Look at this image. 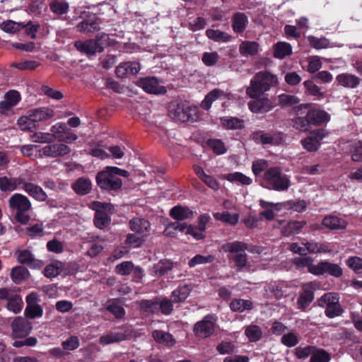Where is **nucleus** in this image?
<instances>
[{"mask_svg":"<svg viewBox=\"0 0 362 362\" xmlns=\"http://www.w3.org/2000/svg\"><path fill=\"white\" fill-rule=\"evenodd\" d=\"M278 78L268 71H260L250 81V86L247 88V94L252 98L260 97L271 87L278 84Z\"/></svg>","mask_w":362,"mask_h":362,"instance_id":"obj_1","label":"nucleus"},{"mask_svg":"<svg viewBox=\"0 0 362 362\" xmlns=\"http://www.w3.org/2000/svg\"><path fill=\"white\" fill-rule=\"evenodd\" d=\"M263 187L279 192L287 190L291 181L289 177L284 174L279 167H272L267 169L261 180Z\"/></svg>","mask_w":362,"mask_h":362,"instance_id":"obj_2","label":"nucleus"},{"mask_svg":"<svg viewBox=\"0 0 362 362\" xmlns=\"http://www.w3.org/2000/svg\"><path fill=\"white\" fill-rule=\"evenodd\" d=\"M8 206L14 214L16 221L21 224L27 223L30 220L28 211L32 205L30 199L20 193L13 194L8 199Z\"/></svg>","mask_w":362,"mask_h":362,"instance_id":"obj_3","label":"nucleus"},{"mask_svg":"<svg viewBox=\"0 0 362 362\" xmlns=\"http://www.w3.org/2000/svg\"><path fill=\"white\" fill-rule=\"evenodd\" d=\"M170 117L175 121L195 122L199 115L198 108L185 103L172 104L169 110Z\"/></svg>","mask_w":362,"mask_h":362,"instance_id":"obj_4","label":"nucleus"},{"mask_svg":"<svg viewBox=\"0 0 362 362\" xmlns=\"http://www.w3.org/2000/svg\"><path fill=\"white\" fill-rule=\"evenodd\" d=\"M113 167L107 166L96 175V182L99 187L106 190H117L122 187V180L116 177Z\"/></svg>","mask_w":362,"mask_h":362,"instance_id":"obj_5","label":"nucleus"},{"mask_svg":"<svg viewBox=\"0 0 362 362\" xmlns=\"http://www.w3.org/2000/svg\"><path fill=\"white\" fill-rule=\"evenodd\" d=\"M339 297L336 293L324 294L318 301L320 307L325 308V314L329 318H334L341 315L342 309L339 305Z\"/></svg>","mask_w":362,"mask_h":362,"instance_id":"obj_6","label":"nucleus"},{"mask_svg":"<svg viewBox=\"0 0 362 362\" xmlns=\"http://www.w3.org/2000/svg\"><path fill=\"white\" fill-rule=\"evenodd\" d=\"M93 204L95 210L94 218L95 226L98 228L107 226L110 221V218L107 213H112L114 206L111 204L100 202H94Z\"/></svg>","mask_w":362,"mask_h":362,"instance_id":"obj_7","label":"nucleus"},{"mask_svg":"<svg viewBox=\"0 0 362 362\" xmlns=\"http://www.w3.org/2000/svg\"><path fill=\"white\" fill-rule=\"evenodd\" d=\"M120 331L107 332L99 338V343L108 345L127 340L132 337V330L129 327H119Z\"/></svg>","mask_w":362,"mask_h":362,"instance_id":"obj_8","label":"nucleus"},{"mask_svg":"<svg viewBox=\"0 0 362 362\" xmlns=\"http://www.w3.org/2000/svg\"><path fill=\"white\" fill-rule=\"evenodd\" d=\"M71 152V148L63 143H50L43 146L40 150V156L49 158H59L65 156Z\"/></svg>","mask_w":362,"mask_h":362,"instance_id":"obj_9","label":"nucleus"},{"mask_svg":"<svg viewBox=\"0 0 362 362\" xmlns=\"http://www.w3.org/2000/svg\"><path fill=\"white\" fill-rule=\"evenodd\" d=\"M215 319L213 315H206L197 322L194 327V333L198 338H206L214 331Z\"/></svg>","mask_w":362,"mask_h":362,"instance_id":"obj_10","label":"nucleus"},{"mask_svg":"<svg viewBox=\"0 0 362 362\" xmlns=\"http://www.w3.org/2000/svg\"><path fill=\"white\" fill-rule=\"evenodd\" d=\"M245 249L246 245L240 242L228 243V250L232 254L233 262L240 269L244 267L247 263Z\"/></svg>","mask_w":362,"mask_h":362,"instance_id":"obj_11","label":"nucleus"},{"mask_svg":"<svg viewBox=\"0 0 362 362\" xmlns=\"http://www.w3.org/2000/svg\"><path fill=\"white\" fill-rule=\"evenodd\" d=\"M327 133L324 129H316L310 132L309 135L304 139L301 140V144L308 151H316L320 146V141L326 136Z\"/></svg>","mask_w":362,"mask_h":362,"instance_id":"obj_12","label":"nucleus"},{"mask_svg":"<svg viewBox=\"0 0 362 362\" xmlns=\"http://www.w3.org/2000/svg\"><path fill=\"white\" fill-rule=\"evenodd\" d=\"M312 274L315 275H323L328 274L334 277H339L342 275V269L337 264L329 261H321L316 267H312Z\"/></svg>","mask_w":362,"mask_h":362,"instance_id":"obj_13","label":"nucleus"},{"mask_svg":"<svg viewBox=\"0 0 362 362\" xmlns=\"http://www.w3.org/2000/svg\"><path fill=\"white\" fill-rule=\"evenodd\" d=\"M163 83L161 81L154 76L142 78L139 82L140 87L146 93L151 94L165 93L167 90Z\"/></svg>","mask_w":362,"mask_h":362,"instance_id":"obj_14","label":"nucleus"},{"mask_svg":"<svg viewBox=\"0 0 362 362\" xmlns=\"http://www.w3.org/2000/svg\"><path fill=\"white\" fill-rule=\"evenodd\" d=\"M170 229L177 230L180 232L185 233L186 235H191L196 240H202L204 238V235L202 234V233H197V228L192 225H188L185 223H170L167 228H165L164 233L166 235H174L173 233L168 231Z\"/></svg>","mask_w":362,"mask_h":362,"instance_id":"obj_15","label":"nucleus"},{"mask_svg":"<svg viewBox=\"0 0 362 362\" xmlns=\"http://www.w3.org/2000/svg\"><path fill=\"white\" fill-rule=\"evenodd\" d=\"M11 327L12 335L14 338H23L29 334L32 330L31 323L21 317L15 318Z\"/></svg>","mask_w":362,"mask_h":362,"instance_id":"obj_16","label":"nucleus"},{"mask_svg":"<svg viewBox=\"0 0 362 362\" xmlns=\"http://www.w3.org/2000/svg\"><path fill=\"white\" fill-rule=\"evenodd\" d=\"M319 285L315 281L308 282L303 286V292L298 300V308L305 309L313 300V291L318 288Z\"/></svg>","mask_w":362,"mask_h":362,"instance_id":"obj_17","label":"nucleus"},{"mask_svg":"<svg viewBox=\"0 0 362 362\" xmlns=\"http://www.w3.org/2000/svg\"><path fill=\"white\" fill-rule=\"evenodd\" d=\"M18 261L22 264H26L31 269L41 268L44 263L42 260L37 259L35 256L28 250H19L16 252Z\"/></svg>","mask_w":362,"mask_h":362,"instance_id":"obj_18","label":"nucleus"},{"mask_svg":"<svg viewBox=\"0 0 362 362\" xmlns=\"http://www.w3.org/2000/svg\"><path fill=\"white\" fill-rule=\"evenodd\" d=\"M74 46L77 50L87 55H95L104 49L102 45H98V42L93 40H78L75 42Z\"/></svg>","mask_w":362,"mask_h":362,"instance_id":"obj_19","label":"nucleus"},{"mask_svg":"<svg viewBox=\"0 0 362 362\" xmlns=\"http://www.w3.org/2000/svg\"><path fill=\"white\" fill-rule=\"evenodd\" d=\"M141 69L140 64L136 62L120 63L116 68L115 73L119 78H125L136 74Z\"/></svg>","mask_w":362,"mask_h":362,"instance_id":"obj_20","label":"nucleus"},{"mask_svg":"<svg viewBox=\"0 0 362 362\" xmlns=\"http://www.w3.org/2000/svg\"><path fill=\"white\" fill-rule=\"evenodd\" d=\"M21 188L39 202H44L47 199V194L41 187L32 182H25L24 179Z\"/></svg>","mask_w":362,"mask_h":362,"instance_id":"obj_21","label":"nucleus"},{"mask_svg":"<svg viewBox=\"0 0 362 362\" xmlns=\"http://www.w3.org/2000/svg\"><path fill=\"white\" fill-rule=\"evenodd\" d=\"M129 224L132 231L142 236H147L151 228L150 223L147 220L139 217L132 218Z\"/></svg>","mask_w":362,"mask_h":362,"instance_id":"obj_22","label":"nucleus"},{"mask_svg":"<svg viewBox=\"0 0 362 362\" xmlns=\"http://www.w3.org/2000/svg\"><path fill=\"white\" fill-rule=\"evenodd\" d=\"M248 103L249 109L253 112H268L273 107L272 102L268 98L257 97Z\"/></svg>","mask_w":362,"mask_h":362,"instance_id":"obj_23","label":"nucleus"},{"mask_svg":"<svg viewBox=\"0 0 362 362\" xmlns=\"http://www.w3.org/2000/svg\"><path fill=\"white\" fill-rule=\"evenodd\" d=\"M290 205L288 202H282V203H272L265 202L262 199L260 200V206L264 209V211L260 212V215L265 218L267 220H272L274 216V214L273 212V209H274L276 211H279L281 209L282 206H288Z\"/></svg>","mask_w":362,"mask_h":362,"instance_id":"obj_24","label":"nucleus"},{"mask_svg":"<svg viewBox=\"0 0 362 362\" xmlns=\"http://www.w3.org/2000/svg\"><path fill=\"white\" fill-rule=\"evenodd\" d=\"M307 121L314 125H320L321 124L329 120V115L324 110H310L306 115Z\"/></svg>","mask_w":362,"mask_h":362,"instance_id":"obj_25","label":"nucleus"},{"mask_svg":"<svg viewBox=\"0 0 362 362\" xmlns=\"http://www.w3.org/2000/svg\"><path fill=\"white\" fill-rule=\"evenodd\" d=\"M29 112L34 118V121L38 124L40 122H45L54 117V111L47 107L30 110Z\"/></svg>","mask_w":362,"mask_h":362,"instance_id":"obj_26","label":"nucleus"},{"mask_svg":"<svg viewBox=\"0 0 362 362\" xmlns=\"http://www.w3.org/2000/svg\"><path fill=\"white\" fill-rule=\"evenodd\" d=\"M23 178L0 177V189L2 192H12L16 189L18 186H22Z\"/></svg>","mask_w":362,"mask_h":362,"instance_id":"obj_27","label":"nucleus"},{"mask_svg":"<svg viewBox=\"0 0 362 362\" xmlns=\"http://www.w3.org/2000/svg\"><path fill=\"white\" fill-rule=\"evenodd\" d=\"M151 336L157 343L168 347L173 346L176 344V339L174 337L163 330H154L152 332Z\"/></svg>","mask_w":362,"mask_h":362,"instance_id":"obj_28","label":"nucleus"},{"mask_svg":"<svg viewBox=\"0 0 362 362\" xmlns=\"http://www.w3.org/2000/svg\"><path fill=\"white\" fill-rule=\"evenodd\" d=\"M17 124L20 129L23 132H33L38 128V124L34 121V118L29 111L25 115L18 118Z\"/></svg>","mask_w":362,"mask_h":362,"instance_id":"obj_29","label":"nucleus"},{"mask_svg":"<svg viewBox=\"0 0 362 362\" xmlns=\"http://www.w3.org/2000/svg\"><path fill=\"white\" fill-rule=\"evenodd\" d=\"M71 188L77 194L85 195L90 192L92 183L90 179L82 177L71 185Z\"/></svg>","mask_w":362,"mask_h":362,"instance_id":"obj_30","label":"nucleus"},{"mask_svg":"<svg viewBox=\"0 0 362 362\" xmlns=\"http://www.w3.org/2000/svg\"><path fill=\"white\" fill-rule=\"evenodd\" d=\"M336 80L339 85L348 88H355L360 83L359 78L348 73L338 75Z\"/></svg>","mask_w":362,"mask_h":362,"instance_id":"obj_31","label":"nucleus"},{"mask_svg":"<svg viewBox=\"0 0 362 362\" xmlns=\"http://www.w3.org/2000/svg\"><path fill=\"white\" fill-rule=\"evenodd\" d=\"M170 216L177 221H183L192 218L193 211L187 207L176 206L170 209Z\"/></svg>","mask_w":362,"mask_h":362,"instance_id":"obj_32","label":"nucleus"},{"mask_svg":"<svg viewBox=\"0 0 362 362\" xmlns=\"http://www.w3.org/2000/svg\"><path fill=\"white\" fill-rule=\"evenodd\" d=\"M192 288L189 285L184 284L179 286L175 289L170 296L171 300L173 303H180L184 301L189 296Z\"/></svg>","mask_w":362,"mask_h":362,"instance_id":"obj_33","label":"nucleus"},{"mask_svg":"<svg viewBox=\"0 0 362 362\" xmlns=\"http://www.w3.org/2000/svg\"><path fill=\"white\" fill-rule=\"evenodd\" d=\"M100 29V22L97 18L84 20L77 25V30L81 33H94Z\"/></svg>","mask_w":362,"mask_h":362,"instance_id":"obj_34","label":"nucleus"},{"mask_svg":"<svg viewBox=\"0 0 362 362\" xmlns=\"http://www.w3.org/2000/svg\"><path fill=\"white\" fill-rule=\"evenodd\" d=\"M322 225L331 230H340L346 228V223L336 216H328L323 218Z\"/></svg>","mask_w":362,"mask_h":362,"instance_id":"obj_35","label":"nucleus"},{"mask_svg":"<svg viewBox=\"0 0 362 362\" xmlns=\"http://www.w3.org/2000/svg\"><path fill=\"white\" fill-rule=\"evenodd\" d=\"M292 53L291 45L286 42H278L274 45V57L282 59Z\"/></svg>","mask_w":362,"mask_h":362,"instance_id":"obj_36","label":"nucleus"},{"mask_svg":"<svg viewBox=\"0 0 362 362\" xmlns=\"http://www.w3.org/2000/svg\"><path fill=\"white\" fill-rule=\"evenodd\" d=\"M29 276L30 273L28 270L22 266L13 267L11 272V278L16 284H19L26 280Z\"/></svg>","mask_w":362,"mask_h":362,"instance_id":"obj_37","label":"nucleus"},{"mask_svg":"<svg viewBox=\"0 0 362 362\" xmlns=\"http://www.w3.org/2000/svg\"><path fill=\"white\" fill-rule=\"evenodd\" d=\"M138 304L140 310L147 313L148 315H153L158 311V299L142 300L139 301Z\"/></svg>","mask_w":362,"mask_h":362,"instance_id":"obj_38","label":"nucleus"},{"mask_svg":"<svg viewBox=\"0 0 362 362\" xmlns=\"http://www.w3.org/2000/svg\"><path fill=\"white\" fill-rule=\"evenodd\" d=\"M248 23L247 16L242 13H235L232 18V27L235 33L244 31Z\"/></svg>","mask_w":362,"mask_h":362,"instance_id":"obj_39","label":"nucleus"},{"mask_svg":"<svg viewBox=\"0 0 362 362\" xmlns=\"http://www.w3.org/2000/svg\"><path fill=\"white\" fill-rule=\"evenodd\" d=\"M49 8L52 13L57 15L66 14L69 8V4L62 0H53L49 3Z\"/></svg>","mask_w":362,"mask_h":362,"instance_id":"obj_40","label":"nucleus"},{"mask_svg":"<svg viewBox=\"0 0 362 362\" xmlns=\"http://www.w3.org/2000/svg\"><path fill=\"white\" fill-rule=\"evenodd\" d=\"M173 268V263L168 260H161L155 264L152 269V272L156 276H161L165 274Z\"/></svg>","mask_w":362,"mask_h":362,"instance_id":"obj_41","label":"nucleus"},{"mask_svg":"<svg viewBox=\"0 0 362 362\" xmlns=\"http://www.w3.org/2000/svg\"><path fill=\"white\" fill-rule=\"evenodd\" d=\"M30 139L35 143L50 144L54 141V135L49 132H36L30 135Z\"/></svg>","mask_w":362,"mask_h":362,"instance_id":"obj_42","label":"nucleus"},{"mask_svg":"<svg viewBox=\"0 0 362 362\" xmlns=\"http://www.w3.org/2000/svg\"><path fill=\"white\" fill-rule=\"evenodd\" d=\"M222 96H224V91L218 89L211 90L206 95L204 100L202 102V107L204 110H209L211 107L213 101Z\"/></svg>","mask_w":362,"mask_h":362,"instance_id":"obj_43","label":"nucleus"},{"mask_svg":"<svg viewBox=\"0 0 362 362\" xmlns=\"http://www.w3.org/2000/svg\"><path fill=\"white\" fill-rule=\"evenodd\" d=\"M6 307L8 310L14 313H20L23 308V300L21 296L14 293L12 296L9 297Z\"/></svg>","mask_w":362,"mask_h":362,"instance_id":"obj_44","label":"nucleus"},{"mask_svg":"<svg viewBox=\"0 0 362 362\" xmlns=\"http://www.w3.org/2000/svg\"><path fill=\"white\" fill-rule=\"evenodd\" d=\"M259 45L253 41H244L240 45V52L243 55H254L257 53Z\"/></svg>","mask_w":362,"mask_h":362,"instance_id":"obj_45","label":"nucleus"},{"mask_svg":"<svg viewBox=\"0 0 362 362\" xmlns=\"http://www.w3.org/2000/svg\"><path fill=\"white\" fill-rule=\"evenodd\" d=\"M106 308L117 319L123 318L126 314L124 308L116 300L109 301Z\"/></svg>","mask_w":362,"mask_h":362,"instance_id":"obj_46","label":"nucleus"},{"mask_svg":"<svg viewBox=\"0 0 362 362\" xmlns=\"http://www.w3.org/2000/svg\"><path fill=\"white\" fill-rule=\"evenodd\" d=\"M230 307L232 310L241 313L246 310H250L252 303L248 300L235 299L230 303Z\"/></svg>","mask_w":362,"mask_h":362,"instance_id":"obj_47","label":"nucleus"},{"mask_svg":"<svg viewBox=\"0 0 362 362\" xmlns=\"http://www.w3.org/2000/svg\"><path fill=\"white\" fill-rule=\"evenodd\" d=\"M305 226V223L300 221L288 222L283 230L286 236L298 233Z\"/></svg>","mask_w":362,"mask_h":362,"instance_id":"obj_48","label":"nucleus"},{"mask_svg":"<svg viewBox=\"0 0 362 362\" xmlns=\"http://www.w3.org/2000/svg\"><path fill=\"white\" fill-rule=\"evenodd\" d=\"M245 335L250 341H257L262 337V329L257 325H251L246 328Z\"/></svg>","mask_w":362,"mask_h":362,"instance_id":"obj_49","label":"nucleus"},{"mask_svg":"<svg viewBox=\"0 0 362 362\" xmlns=\"http://www.w3.org/2000/svg\"><path fill=\"white\" fill-rule=\"evenodd\" d=\"M313 259L310 257L301 255V257L294 259V264L298 267H307L308 272L312 274V267H316V264H313Z\"/></svg>","mask_w":362,"mask_h":362,"instance_id":"obj_50","label":"nucleus"},{"mask_svg":"<svg viewBox=\"0 0 362 362\" xmlns=\"http://www.w3.org/2000/svg\"><path fill=\"white\" fill-rule=\"evenodd\" d=\"M69 130L67 125L64 122H57L55 124L51 127V135H54V141L58 140L59 141V138L63 136L64 133Z\"/></svg>","mask_w":362,"mask_h":362,"instance_id":"obj_51","label":"nucleus"},{"mask_svg":"<svg viewBox=\"0 0 362 362\" xmlns=\"http://www.w3.org/2000/svg\"><path fill=\"white\" fill-rule=\"evenodd\" d=\"M228 181L240 183L244 185H249L252 183L250 177L238 172L228 174Z\"/></svg>","mask_w":362,"mask_h":362,"instance_id":"obj_52","label":"nucleus"},{"mask_svg":"<svg viewBox=\"0 0 362 362\" xmlns=\"http://www.w3.org/2000/svg\"><path fill=\"white\" fill-rule=\"evenodd\" d=\"M62 263L60 262H53L45 268L44 274L45 276L48 278H53L57 276L59 272L62 270Z\"/></svg>","mask_w":362,"mask_h":362,"instance_id":"obj_53","label":"nucleus"},{"mask_svg":"<svg viewBox=\"0 0 362 362\" xmlns=\"http://www.w3.org/2000/svg\"><path fill=\"white\" fill-rule=\"evenodd\" d=\"M214 259V257L213 255H197L189 261L188 264L189 267H194L199 264L211 263Z\"/></svg>","mask_w":362,"mask_h":362,"instance_id":"obj_54","label":"nucleus"},{"mask_svg":"<svg viewBox=\"0 0 362 362\" xmlns=\"http://www.w3.org/2000/svg\"><path fill=\"white\" fill-rule=\"evenodd\" d=\"M308 40L310 45L317 49H325L329 45V40L325 37L318 38L314 36H308Z\"/></svg>","mask_w":362,"mask_h":362,"instance_id":"obj_55","label":"nucleus"},{"mask_svg":"<svg viewBox=\"0 0 362 362\" xmlns=\"http://www.w3.org/2000/svg\"><path fill=\"white\" fill-rule=\"evenodd\" d=\"M25 312L26 316L30 319L41 317L43 313L42 309L40 305L30 304L29 303L25 308Z\"/></svg>","mask_w":362,"mask_h":362,"instance_id":"obj_56","label":"nucleus"},{"mask_svg":"<svg viewBox=\"0 0 362 362\" xmlns=\"http://www.w3.org/2000/svg\"><path fill=\"white\" fill-rule=\"evenodd\" d=\"M329 354L322 349L315 350L311 356L310 362H329Z\"/></svg>","mask_w":362,"mask_h":362,"instance_id":"obj_57","label":"nucleus"},{"mask_svg":"<svg viewBox=\"0 0 362 362\" xmlns=\"http://www.w3.org/2000/svg\"><path fill=\"white\" fill-rule=\"evenodd\" d=\"M346 265L354 272L362 273V259L358 257H351L346 260Z\"/></svg>","mask_w":362,"mask_h":362,"instance_id":"obj_58","label":"nucleus"},{"mask_svg":"<svg viewBox=\"0 0 362 362\" xmlns=\"http://www.w3.org/2000/svg\"><path fill=\"white\" fill-rule=\"evenodd\" d=\"M278 103L281 105H293L298 104L300 100L296 95L281 94L278 97Z\"/></svg>","mask_w":362,"mask_h":362,"instance_id":"obj_59","label":"nucleus"},{"mask_svg":"<svg viewBox=\"0 0 362 362\" xmlns=\"http://www.w3.org/2000/svg\"><path fill=\"white\" fill-rule=\"evenodd\" d=\"M208 145L209 148L212 149L213 151L218 155L223 154L225 153V145L223 142L221 141L220 139H209L208 141Z\"/></svg>","mask_w":362,"mask_h":362,"instance_id":"obj_60","label":"nucleus"},{"mask_svg":"<svg viewBox=\"0 0 362 362\" xmlns=\"http://www.w3.org/2000/svg\"><path fill=\"white\" fill-rule=\"evenodd\" d=\"M80 345L78 339L75 336L69 337L66 340L62 341V346L64 351H74Z\"/></svg>","mask_w":362,"mask_h":362,"instance_id":"obj_61","label":"nucleus"},{"mask_svg":"<svg viewBox=\"0 0 362 362\" xmlns=\"http://www.w3.org/2000/svg\"><path fill=\"white\" fill-rule=\"evenodd\" d=\"M134 269V264L132 262L126 261L117 265L115 270L116 272L120 275L126 276L132 273Z\"/></svg>","mask_w":362,"mask_h":362,"instance_id":"obj_62","label":"nucleus"},{"mask_svg":"<svg viewBox=\"0 0 362 362\" xmlns=\"http://www.w3.org/2000/svg\"><path fill=\"white\" fill-rule=\"evenodd\" d=\"M268 167V162L264 159H258L252 163V170L255 175L258 176Z\"/></svg>","mask_w":362,"mask_h":362,"instance_id":"obj_63","label":"nucleus"},{"mask_svg":"<svg viewBox=\"0 0 362 362\" xmlns=\"http://www.w3.org/2000/svg\"><path fill=\"white\" fill-rule=\"evenodd\" d=\"M172 303L173 301L171 299H162L161 300L158 301V310H160L163 315H170L173 310V305Z\"/></svg>","mask_w":362,"mask_h":362,"instance_id":"obj_64","label":"nucleus"}]
</instances>
